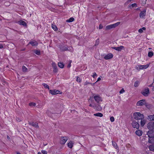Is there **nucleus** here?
<instances>
[{
	"label": "nucleus",
	"mask_w": 154,
	"mask_h": 154,
	"mask_svg": "<svg viewBox=\"0 0 154 154\" xmlns=\"http://www.w3.org/2000/svg\"><path fill=\"white\" fill-rule=\"evenodd\" d=\"M38 154H42L40 152H38Z\"/></svg>",
	"instance_id": "nucleus-53"
},
{
	"label": "nucleus",
	"mask_w": 154,
	"mask_h": 154,
	"mask_svg": "<svg viewBox=\"0 0 154 154\" xmlns=\"http://www.w3.org/2000/svg\"><path fill=\"white\" fill-rule=\"evenodd\" d=\"M124 46H120L119 47H112L111 48L112 49H114L118 51H121L124 48Z\"/></svg>",
	"instance_id": "nucleus-14"
},
{
	"label": "nucleus",
	"mask_w": 154,
	"mask_h": 154,
	"mask_svg": "<svg viewBox=\"0 0 154 154\" xmlns=\"http://www.w3.org/2000/svg\"><path fill=\"white\" fill-rule=\"evenodd\" d=\"M16 120L17 122H20L22 121V119H20L18 117H17L16 119Z\"/></svg>",
	"instance_id": "nucleus-42"
},
{
	"label": "nucleus",
	"mask_w": 154,
	"mask_h": 154,
	"mask_svg": "<svg viewBox=\"0 0 154 154\" xmlns=\"http://www.w3.org/2000/svg\"><path fill=\"white\" fill-rule=\"evenodd\" d=\"M113 57V55L111 53H109L105 56L104 58L106 60L112 58Z\"/></svg>",
	"instance_id": "nucleus-15"
},
{
	"label": "nucleus",
	"mask_w": 154,
	"mask_h": 154,
	"mask_svg": "<svg viewBox=\"0 0 154 154\" xmlns=\"http://www.w3.org/2000/svg\"><path fill=\"white\" fill-rule=\"evenodd\" d=\"M58 66L59 67L61 68H63L64 66V64L61 62H60L58 63Z\"/></svg>",
	"instance_id": "nucleus-24"
},
{
	"label": "nucleus",
	"mask_w": 154,
	"mask_h": 154,
	"mask_svg": "<svg viewBox=\"0 0 154 154\" xmlns=\"http://www.w3.org/2000/svg\"><path fill=\"white\" fill-rule=\"evenodd\" d=\"M31 44L32 46H36L38 45V43L37 41L35 40H33L30 41L28 44V45Z\"/></svg>",
	"instance_id": "nucleus-16"
},
{
	"label": "nucleus",
	"mask_w": 154,
	"mask_h": 154,
	"mask_svg": "<svg viewBox=\"0 0 154 154\" xmlns=\"http://www.w3.org/2000/svg\"><path fill=\"white\" fill-rule=\"evenodd\" d=\"M95 83H94L92 84V83H90L86 81V82H85V83H84V85H87L88 84H91L93 86V85H94Z\"/></svg>",
	"instance_id": "nucleus-38"
},
{
	"label": "nucleus",
	"mask_w": 154,
	"mask_h": 154,
	"mask_svg": "<svg viewBox=\"0 0 154 154\" xmlns=\"http://www.w3.org/2000/svg\"><path fill=\"white\" fill-rule=\"evenodd\" d=\"M147 128L150 130L154 129V122H151L148 123L147 125Z\"/></svg>",
	"instance_id": "nucleus-8"
},
{
	"label": "nucleus",
	"mask_w": 154,
	"mask_h": 154,
	"mask_svg": "<svg viewBox=\"0 0 154 154\" xmlns=\"http://www.w3.org/2000/svg\"><path fill=\"white\" fill-rule=\"evenodd\" d=\"M68 137H61L60 139V143L62 144H64L67 141Z\"/></svg>",
	"instance_id": "nucleus-7"
},
{
	"label": "nucleus",
	"mask_w": 154,
	"mask_h": 154,
	"mask_svg": "<svg viewBox=\"0 0 154 154\" xmlns=\"http://www.w3.org/2000/svg\"><path fill=\"white\" fill-rule=\"evenodd\" d=\"M36 104L35 103L31 102L29 103V105L30 106H35Z\"/></svg>",
	"instance_id": "nucleus-37"
},
{
	"label": "nucleus",
	"mask_w": 154,
	"mask_h": 154,
	"mask_svg": "<svg viewBox=\"0 0 154 154\" xmlns=\"http://www.w3.org/2000/svg\"><path fill=\"white\" fill-rule=\"evenodd\" d=\"M89 106L98 111H100L102 109V107L99 105V103L97 104H95L94 101L90 103Z\"/></svg>",
	"instance_id": "nucleus-2"
},
{
	"label": "nucleus",
	"mask_w": 154,
	"mask_h": 154,
	"mask_svg": "<svg viewBox=\"0 0 154 154\" xmlns=\"http://www.w3.org/2000/svg\"><path fill=\"white\" fill-rule=\"evenodd\" d=\"M147 119L150 121H154V114L148 116Z\"/></svg>",
	"instance_id": "nucleus-19"
},
{
	"label": "nucleus",
	"mask_w": 154,
	"mask_h": 154,
	"mask_svg": "<svg viewBox=\"0 0 154 154\" xmlns=\"http://www.w3.org/2000/svg\"><path fill=\"white\" fill-rule=\"evenodd\" d=\"M140 9V8H137V10H139Z\"/></svg>",
	"instance_id": "nucleus-54"
},
{
	"label": "nucleus",
	"mask_w": 154,
	"mask_h": 154,
	"mask_svg": "<svg viewBox=\"0 0 154 154\" xmlns=\"http://www.w3.org/2000/svg\"><path fill=\"white\" fill-rule=\"evenodd\" d=\"M149 148L150 150L154 151V144L149 146Z\"/></svg>",
	"instance_id": "nucleus-23"
},
{
	"label": "nucleus",
	"mask_w": 154,
	"mask_h": 154,
	"mask_svg": "<svg viewBox=\"0 0 154 154\" xmlns=\"http://www.w3.org/2000/svg\"><path fill=\"white\" fill-rule=\"evenodd\" d=\"M146 122V121L144 119H142L141 120V122H140V124L142 126H143L145 124Z\"/></svg>",
	"instance_id": "nucleus-26"
},
{
	"label": "nucleus",
	"mask_w": 154,
	"mask_h": 154,
	"mask_svg": "<svg viewBox=\"0 0 154 154\" xmlns=\"http://www.w3.org/2000/svg\"><path fill=\"white\" fill-rule=\"evenodd\" d=\"M52 66L53 68V72L55 73H56L57 72V66L55 63H52Z\"/></svg>",
	"instance_id": "nucleus-17"
},
{
	"label": "nucleus",
	"mask_w": 154,
	"mask_h": 154,
	"mask_svg": "<svg viewBox=\"0 0 154 154\" xmlns=\"http://www.w3.org/2000/svg\"><path fill=\"white\" fill-rule=\"evenodd\" d=\"M8 138H9V137L8 136H7Z\"/></svg>",
	"instance_id": "nucleus-56"
},
{
	"label": "nucleus",
	"mask_w": 154,
	"mask_h": 154,
	"mask_svg": "<svg viewBox=\"0 0 154 154\" xmlns=\"http://www.w3.org/2000/svg\"><path fill=\"white\" fill-rule=\"evenodd\" d=\"M18 23L20 25H22L24 26H26V23L23 20H20L18 21Z\"/></svg>",
	"instance_id": "nucleus-21"
},
{
	"label": "nucleus",
	"mask_w": 154,
	"mask_h": 154,
	"mask_svg": "<svg viewBox=\"0 0 154 154\" xmlns=\"http://www.w3.org/2000/svg\"><path fill=\"white\" fill-rule=\"evenodd\" d=\"M125 91L124 90V89L123 88H122V90L120 91L119 92V93L120 94H122V93H123Z\"/></svg>",
	"instance_id": "nucleus-46"
},
{
	"label": "nucleus",
	"mask_w": 154,
	"mask_h": 154,
	"mask_svg": "<svg viewBox=\"0 0 154 154\" xmlns=\"http://www.w3.org/2000/svg\"><path fill=\"white\" fill-rule=\"evenodd\" d=\"M149 137L148 142L151 143H154V130H150L147 133Z\"/></svg>",
	"instance_id": "nucleus-1"
},
{
	"label": "nucleus",
	"mask_w": 154,
	"mask_h": 154,
	"mask_svg": "<svg viewBox=\"0 0 154 154\" xmlns=\"http://www.w3.org/2000/svg\"><path fill=\"white\" fill-rule=\"evenodd\" d=\"M134 119L136 120H142L144 118V116L139 112H135L133 114Z\"/></svg>",
	"instance_id": "nucleus-3"
},
{
	"label": "nucleus",
	"mask_w": 154,
	"mask_h": 154,
	"mask_svg": "<svg viewBox=\"0 0 154 154\" xmlns=\"http://www.w3.org/2000/svg\"><path fill=\"white\" fill-rule=\"evenodd\" d=\"M73 143L71 141H70L68 143V146L69 148H72L73 146Z\"/></svg>",
	"instance_id": "nucleus-28"
},
{
	"label": "nucleus",
	"mask_w": 154,
	"mask_h": 154,
	"mask_svg": "<svg viewBox=\"0 0 154 154\" xmlns=\"http://www.w3.org/2000/svg\"><path fill=\"white\" fill-rule=\"evenodd\" d=\"M8 138H9V137L8 136H7Z\"/></svg>",
	"instance_id": "nucleus-55"
},
{
	"label": "nucleus",
	"mask_w": 154,
	"mask_h": 154,
	"mask_svg": "<svg viewBox=\"0 0 154 154\" xmlns=\"http://www.w3.org/2000/svg\"><path fill=\"white\" fill-rule=\"evenodd\" d=\"M28 69L26 67L24 66H23L22 67V70L24 72H26L27 71Z\"/></svg>",
	"instance_id": "nucleus-29"
},
{
	"label": "nucleus",
	"mask_w": 154,
	"mask_h": 154,
	"mask_svg": "<svg viewBox=\"0 0 154 154\" xmlns=\"http://www.w3.org/2000/svg\"><path fill=\"white\" fill-rule=\"evenodd\" d=\"M16 153H17V154H21L19 152H17Z\"/></svg>",
	"instance_id": "nucleus-52"
},
{
	"label": "nucleus",
	"mask_w": 154,
	"mask_h": 154,
	"mask_svg": "<svg viewBox=\"0 0 154 154\" xmlns=\"http://www.w3.org/2000/svg\"><path fill=\"white\" fill-rule=\"evenodd\" d=\"M82 81L81 79H80V78L78 77V82H81Z\"/></svg>",
	"instance_id": "nucleus-49"
},
{
	"label": "nucleus",
	"mask_w": 154,
	"mask_h": 154,
	"mask_svg": "<svg viewBox=\"0 0 154 154\" xmlns=\"http://www.w3.org/2000/svg\"><path fill=\"white\" fill-rule=\"evenodd\" d=\"M29 125H31L32 126L35 127L36 128H38L39 126L38 125V123L36 122H29Z\"/></svg>",
	"instance_id": "nucleus-18"
},
{
	"label": "nucleus",
	"mask_w": 154,
	"mask_h": 154,
	"mask_svg": "<svg viewBox=\"0 0 154 154\" xmlns=\"http://www.w3.org/2000/svg\"><path fill=\"white\" fill-rule=\"evenodd\" d=\"M94 98L97 103H99L100 102H101L102 101V98L99 95H95L94 96Z\"/></svg>",
	"instance_id": "nucleus-9"
},
{
	"label": "nucleus",
	"mask_w": 154,
	"mask_h": 154,
	"mask_svg": "<svg viewBox=\"0 0 154 154\" xmlns=\"http://www.w3.org/2000/svg\"><path fill=\"white\" fill-rule=\"evenodd\" d=\"M149 89L148 88H146L143 91H141V94L144 96L147 97L148 96L149 94Z\"/></svg>",
	"instance_id": "nucleus-5"
},
{
	"label": "nucleus",
	"mask_w": 154,
	"mask_h": 154,
	"mask_svg": "<svg viewBox=\"0 0 154 154\" xmlns=\"http://www.w3.org/2000/svg\"><path fill=\"white\" fill-rule=\"evenodd\" d=\"M110 120L111 122H112L115 120L114 118L113 117H110Z\"/></svg>",
	"instance_id": "nucleus-41"
},
{
	"label": "nucleus",
	"mask_w": 154,
	"mask_h": 154,
	"mask_svg": "<svg viewBox=\"0 0 154 154\" xmlns=\"http://www.w3.org/2000/svg\"><path fill=\"white\" fill-rule=\"evenodd\" d=\"M146 1L147 0H143V1H142V3H141V4H142V5H145L146 3Z\"/></svg>",
	"instance_id": "nucleus-40"
},
{
	"label": "nucleus",
	"mask_w": 154,
	"mask_h": 154,
	"mask_svg": "<svg viewBox=\"0 0 154 154\" xmlns=\"http://www.w3.org/2000/svg\"><path fill=\"white\" fill-rule=\"evenodd\" d=\"M135 133L137 135L140 136L142 135L143 132L140 130H138L136 131Z\"/></svg>",
	"instance_id": "nucleus-20"
},
{
	"label": "nucleus",
	"mask_w": 154,
	"mask_h": 154,
	"mask_svg": "<svg viewBox=\"0 0 154 154\" xmlns=\"http://www.w3.org/2000/svg\"><path fill=\"white\" fill-rule=\"evenodd\" d=\"M71 61H70L69 63L68 64V65L67 66V68H69L71 67Z\"/></svg>",
	"instance_id": "nucleus-44"
},
{
	"label": "nucleus",
	"mask_w": 154,
	"mask_h": 154,
	"mask_svg": "<svg viewBox=\"0 0 154 154\" xmlns=\"http://www.w3.org/2000/svg\"><path fill=\"white\" fill-rule=\"evenodd\" d=\"M94 115L95 116H98L100 117H103V115L102 113L100 112L95 113L94 114Z\"/></svg>",
	"instance_id": "nucleus-22"
},
{
	"label": "nucleus",
	"mask_w": 154,
	"mask_h": 154,
	"mask_svg": "<svg viewBox=\"0 0 154 154\" xmlns=\"http://www.w3.org/2000/svg\"><path fill=\"white\" fill-rule=\"evenodd\" d=\"M132 125L134 128H136L137 129H138L139 127V124L135 121H133L131 123Z\"/></svg>",
	"instance_id": "nucleus-13"
},
{
	"label": "nucleus",
	"mask_w": 154,
	"mask_h": 154,
	"mask_svg": "<svg viewBox=\"0 0 154 154\" xmlns=\"http://www.w3.org/2000/svg\"><path fill=\"white\" fill-rule=\"evenodd\" d=\"M61 49L63 51H67L68 50V48L65 46L62 47Z\"/></svg>",
	"instance_id": "nucleus-32"
},
{
	"label": "nucleus",
	"mask_w": 154,
	"mask_h": 154,
	"mask_svg": "<svg viewBox=\"0 0 154 154\" xmlns=\"http://www.w3.org/2000/svg\"><path fill=\"white\" fill-rule=\"evenodd\" d=\"M139 83H140L138 81H136L134 84V86L135 87H137L138 86V85L139 84Z\"/></svg>",
	"instance_id": "nucleus-34"
},
{
	"label": "nucleus",
	"mask_w": 154,
	"mask_h": 154,
	"mask_svg": "<svg viewBox=\"0 0 154 154\" xmlns=\"http://www.w3.org/2000/svg\"><path fill=\"white\" fill-rule=\"evenodd\" d=\"M120 23V22H118L113 24L107 25L106 26V29L109 30L112 28H115Z\"/></svg>",
	"instance_id": "nucleus-4"
},
{
	"label": "nucleus",
	"mask_w": 154,
	"mask_h": 154,
	"mask_svg": "<svg viewBox=\"0 0 154 154\" xmlns=\"http://www.w3.org/2000/svg\"><path fill=\"white\" fill-rule=\"evenodd\" d=\"M49 92L52 95L56 94H61L62 92L59 91L57 90H50Z\"/></svg>",
	"instance_id": "nucleus-11"
},
{
	"label": "nucleus",
	"mask_w": 154,
	"mask_h": 154,
	"mask_svg": "<svg viewBox=\"0 0 154 154\" xmlns=\"http://www.w3.org/2000/svg\"><path fill=\"white\" fill-rule=\"evenodd\" d=\"M41 152L43 154H47L48 153L47 151L44 150H42Z\"/></svg>",
	"instance_id": "nucleus-43"
},
{
	"label": "nucleus",
	"mask_w": 154,
	"mask_h": 154,
	"mask_svg": "<svg viewBox=\"0 0 154 154\" xmlns=\"http://www.w3.org/2000/svg\"><path fill=\"white\" fill-rule=\"evenodd\" d=\"M97 76V74L96 73V72H94L93 73V76L92 77L94 78H95V77L96 76Z\"/></svg>",
	"instance_id": "nucleus-47"
},
{
	"label": "nucleus",
	"mask_w": 154,
	"mask_h": 154,
	"mask_svg": "<svg viewBox=\"0 0 154 154\" xmlns=\"http://www.w3.org/2000/svg\"><path fill=\"white\" fill-rule=\"evenodd\" d=\"M8 138H9V137L8 136H7Z\"/></svg>",
	"instance_id": "nucleus-57"
},
{
	"label": "nucleus",
	"mask_w": 154,
	"mask_h": 154,
	"mask_svg": "<svg viewBox=\"0 0 154 154\" xmlns=\"http://www.w3.org/2000/svg\"><path fill=\"white\" fill-rule=\"evenodd\" d=\"M52 28L55 31H57V28L56 25L52 24Z\"/></svg>",
	"instance_id": "nucleus-27"
},
{
	"label": "nucleus",
	"mask_w": 154,
	"mask_h": 154,
	"mask_svg": "<svg viewBox=\"0 0 154 154\" xmlns=\"http://www.w3.org/2000/svg\"><path fill=\"white\" fill-rule=\"evenodd\" d=\"M146 9H145L143 11H141L139 14V17L140 18H143L145 17L146 14Z\"/></svg>",
	"instance_id": "nucleus-12"
},
{
	"label": "nucleus",
	"mask_w": 154,
	"mask_h": 154,
	"mask_svg": "<svg viewBox=\"0 0 154 154\" xmlns=\"http://www.w3.org/2000/svg\"><path fill=\"white\" fill-rule=\"evenodd\" d=\"M153 55V53L152 51L149 52L148 53V56L149 57H151Z\"/></svg>",
	"instance_id": "nucleus-33"
},
{
	"label": "nucleus",
	"mask_w": 154,
	"mask_h": 154,
	"mask_svg": "<svg viewBox=\"0 0 154 154\" xmlns=\"http://www.w3.org/2000/svg\"><path fill=\"white\" fill-rule=\"evenodd\" d=\"M131 6H132V7H137V5L136 3H134L129 5V7H130Z\"/></svg>",
	"instance_id": "nucleus-39"
},
{
	"label": "nucleus",
	"mask_w": 154,
	"mask_h": 154,
	"mask_svg": "<svg viewBox=\"0 0 154 154\" xmlns=\"http://www.w3.org/2000/svg\"><path fill=\"white\" fill-rule=\"evenodd\" d=\"M43 85L45 88L48 89V90L49 89V87L47 84H43Z\"/></svg>",
	"instance_id": "nucleus-35"
},
{
	"label": "nucleus",
	"mask_w": 154,
	"mask_h": 154,
	"mask_svg": "<svg viewBox=\"0 0 154 154\" xmlns=\"http://www.w3.org/2000/svg\"><path fill=\"white\" fill-rule=\"evenodd\" d=\"M3 48V46L1 44H0V49L2 48Z\"/></svg>",
	"instance_id": "nucleus-51"
},
{
	"label": "nucleus",
	"mask_w": 154,
	"mask_h": 154,
	"mask_svg": "<svg viewBox=\"0 0 154 154\" xmlns=\"http://www.w3.org/2000/svg\"><path fill=\"white\" fill-rule=\"evenodd\" d=\"M146 29V28L145 27H143L142 28H140L138 30V32H139L142 33L143 32V30H145Z\"/></svg>",
	"instance_id": "nucleus-30"
},
{
	"label": "nucleus",
	"mask_w": 154,
	"mask_h": 154,
	"mask_svg": "<svg viewBox=\"0 0 154 154\" xmlns=\"http://www.w3.org/2000/svg\"><path fill=\"white\" fill-rule=\"evenodd\" d=\"M146 104V100L144 99H142L139 101L137 103V106H142L145 105Z\"/></svg>",
	"instance_id": "nucleus-10"
},
{
	"label": "nucleus",
	"mask_w": 154,
	"mask_h": 154,
	"mask_svg": "<svg viewBox=\"0 0 154 154\" xmlns=\"http://www.w3.org/2000/svg\"><path fill=\"white\" fill-rule=\"evenodd\" d=\"M112 145L116 148V147L117 146V144L115 142H114L112 141Z\"/></svg>",
	"instance_id": "nucleus-45"
},
{
	"label": "nucleus",
	"mask_w": 154,
	"mask_h": 154,
	"mask_svg": "<svg viewBox=\"0 0 154 154\" xmlns=\"http://www.w3.org/2000/svg\"><path fill=\"white\" fill-rule=\"evenodd\" d=\"M100 80H101V78L99 77V78H98V79H97V82H98V81H100Z\"/></svg>",
	"instance_id": "nucleus-50"
},
{
	"label": "nucleus",
	"mask_w": 154,
	"mask_h": 154,
	"mask_svg": "<svg viewBox=\"0 0 154 154\" xmlns=\"http://www.w3.org/2000/svg\"><path fill=\"white\" fill-rule=\"evenodd\" d=\"M34 53L35 54L38 55H40L41 54L40 51L38 50H35Z\"/></svg>",
	"instance_id": "nucleus-31"
},
{
	"label": "nucleus",
	"mask_w": 154,
	"mask_h": 154,
	"mask_svg": "<svg viewBox=\"0 0 154 154\" xmlns=\"http://www.w3.org/2000/svg\"><path fill=\"white\" fill-rule=\"evenodd\" d=\"M103 28V26H102V25H101V24H100L99 26V29H102Z\"/></svg>",
	"instance_id": "nucleus-48"
},
{
	"label": "nucleus",
	"mask_w": 154,
	"mask_h": 154,
	"mask_svg": "<svg viewBox=\"0 0 154 154\" xmlns=\"http://www.w3.org/2000/svg\"><path fill=\"white\" fill-rule=\"evenodd\" d=\"M99 43V41L98 39H97L94 45V46H96L98 45Z\"/></svg>",
	"instance_id": "nucleus-36"
},
{
	"label": "nucleus",
	"mask_w": 154,
	"mask_h": 154,
	"mask_svg": "<svg viewBox=\"0 0 154 154\" xmlns=\"http://www.w3.org/2000/svg\"><path fill=\"white\" fill-rule=\"evenodd\" d=\"M74 18L73 17H71L70 18H69V19L67 20H66V22H68V23H70V22H72V21H74Z\"/></svg>",
	"instance_id": "nucleus-25"
},
{
	"label": "nucleus",
	"mask_w": 154,
	"mask_h": 154,
	"mask_svg": "<svg viewBox=\"0 0 154 154\" xmlns=\"http://www.w3.org/2000/svg\"><path fill=\"white\" fill-rule=\"evenodd\" d=\"M148 66V65H137L136 66V69L138 70L145 69L147 68Z\"/></svg>",
	"instance_id": "nucleus-6"
}]
</instances>
